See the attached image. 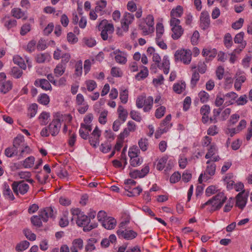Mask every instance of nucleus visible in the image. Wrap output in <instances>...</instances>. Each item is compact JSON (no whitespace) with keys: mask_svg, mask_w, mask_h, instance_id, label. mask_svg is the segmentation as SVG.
<instances>
[{"mask_svg":"<svg viewBox=\"0 0 252 252\" xmlns=\"http://www.w3.org/2000/svg\"><path fill=\"white\" fill-rule=\"evenodd\" d=\"M84 247V242L81 238H77L73 240L71 248L78 250H82Z\"/></svg>","mask_w":252,"mask_h":252,"instance_id":"26","label":"nucleus"},{"mask_svg":"<svg viewBox=\"0 0 252 252\" xmlns=\"http://www.w3.org/2000/svg\"><path fill=\"white\" fill-rule=\"evenodd\" d=\"M168 157L166 155L160 158L158 160L156 168L157 170L161 171L165 168L164 170L165 172H168L170 170L173 166V163L171 160H168Z\"/></svg>","mask_w":252,"mask_h":252,"instance_id":"6","label":"nucleus"},{"mask_svg":"<svg viewBox=\"0 0 252 252\" xmlns=\"http://www.w3.org/2000/svg\"><path fill=\"white\" fill-rule=\"evenodd\" d=\"M36 178L40 184H45L49 178V176L47 174L40 173L36 176Z\"/></svg>","mask_w":252,"mask_h":252,"instance_id":"54","label":"nucleus"},{"mask_svg":"<svg viewBox=\"0 0 252 252\" xmlns=\"http://www.w3.org/2000/svg\"><path fill=\"white\" fill-rule=\"evenodd\" d=\"M181 176L179 172H174L170 178V182L172 184L178 182L181 179Z\"/></svg>","mask_w":252,"mask_h":252,"instance_id":"61","label":"nucleus"},{"mask_svg":"<svg viewBox=\"0 0 252 252\" xmlns=\"http://www.w3.org/2000/svg\"><path fill=\"white\" fill-rule=\"evenodd\" d=\"M248 194L244 190L239 192L236 196V206L243 209L247 201Z\"/></svg>","mask_w":252,"mask_h":252,"instance_id":"9","label":"nucleus"},{"mask_svg":"<svg viewBox=\"0 0 252 252\" xmlns=\"http://www.w3.org/2000/svg\"><path fill=\"white\" fill-rule=\"evenodd\" d=\"M111 74L114 77H121L123 75L122 72L119 67H113L111 68Z\"/></svg>","mask_w":252,"mask_h":252,"instance_id":"64","label":"nucleus"},{"mask_svg":"<svg viewBox=\"0 0 252 252\" xmlns=\"http://www.w3.org/2000/svg\"><path fill=\"white\" fill-rule=\"evenodd\" d=\"M174 58L175 62L180 61L184 64H188L191 61V53L189 50H178L176 51Z\"/></svg>","mask_w":252,"mask_h":252,"instance_id":"5","label":"nucleus"},{"mask_svg":"<svg viewBox=\"0 0 252 252\" xmlns=\"http://www.w3.org/2000/svg\"><path fill=\"white\" fill-rule=\"evenodd\" d=\"M34 85L36 87H39L45 91L51 90L52 87L49 81L45 79H38L34 82Z\"/></svg>","mask_w":252,"mask_h":252,"instance_id":"17","label":"nucleus"},{"mask_svg":"<svg viewBox=\"0 0 252 252\" xmlns=\"http://www.w3.org/2000/svg\"><path fill=\"white\" fill-rule=\"evenodd\" d=\"M200 75L196 71H194L192 75L190 84L192 88L196 86L197 83L199 80Z\"/></svg>","mask_w":252,"mask_h":252,"instance_id":"46","label":"nucleus"},{"mask_svg":"<svg viewBox=\"0 0 252 252\" xmlns=\"http://www.w3.org/2000/svg\"><path fill=\"white\" fill-rule=\"evenodd\" d=\"M188 160L184 155H181L179 159V164L181 168L184 169L187 164Z\"/></svg>","mask_w":252,"mask_h":252,"instance_id":"59","label":"nucleus"},{"mask_svg":"<svg viewBox=\"0 0 252 252\" xmlns=\"http://www.w3.org/2000/svg\"><path fill=\"white\" fill-rule=\"evenodd\" d=\"M20 148L19 155L22 157H24L31 153V149L26 144L21 146Z\"/></svg>","mask_w":252,"mask_h":252,"instance_id":"55","label":"nucleus"},{"mask_svg":"<svg viewBox=\"0 0 252 252\" xmlns=\"http://www.w3.org/2000/svg\"><path fill=\"white\" fill-rule=\"evenodd\" d=\"M65 66L63 64H58L54 69V73L57 77L62 75L65 71Z\"/></svg>","mask_w":252,"mask_h":252,"instance_id":"40","label":"nucleus"},{"mask_svg":"<svg viewBox=\"0 0 252 252\" xmlns=\"http://www.w3.org/2000/svg\"><path fill=\"white\" fill-rule=\"evenodd\" d=\"M3 194L6 198L10 200H13L15 199L9 186L6 183L3 185Z\"/></svg>","mask_w":252,"mask_h":252,"instance_id":"18","label":"nucleus"},{"mask_svg":"<svg viewBox=\"0 0 252 252\" xmlns=\"http://www.w3.org/2000/svg\"><path fill=\"white\" fill-rule=\"evenodd\" d=\"M211 111H205L202 114V120L203 123H206L210 121V123H215L216 122V114H213L212 116L211 114Z\"/></svg>","mask_w":252,"mask_h":252,"instance_id":"20","label":"nucleus"},{"mask_svg":"<svg viewBox=\"0 0 252 252\" xmlns=\"http://www.w3.org/2000/svg\"><path fill=\"white\" fill-rule=\"evenodd\" d=\"M6 76L4 72L0 73V91L6 94L12 88L13 84L11 81H6Z\"/></svg>","mask_w":252,"mask_h":252,"instance_id":"7","label":"nucleus"},{"mask_svg":"<svg viewBox=\"0 0 252 252\" xmlns=\"http://www.w3.org/2000/svg\"><path fill=\"white\" fill-rule=\"evenodd\" d=\"M154 99L151 96L146 97L144 95V110H150L152 108Z\"/></svg>","mask_w":252,"mask_h":252,"instance_id":"28","label":"nucleus"},{"mask_svg":"<svg viewBox=\"0 0 252 252\" xmlns=\"http://www.w3.org/2000/svg\"><path fill=\"white\" fill-rule=\"evenodd\" d=\"M202 54L204 57H208L209 60H212L216 56L217 54V51L215 49L205 48L203 49Z\"/></svg>","mask_w":252,"mask_h":252,"instance_id":"24","label":"nucleus"},{"mask_svg":"<svg viewBox=\"0 0 252 252\" xmlns=\"http://www.w3.org/2000/svg\"><path fill=\"white\" fill-rule=\"evenodd\" d=\"M143 69L141 70L135 75V79L137 80H140L146 78L148 75V69L147 67L143 66Z\"/></svg>","mask_w":252,"mask_h":252,"instance_id":"37","label":"nucleus"},{"mask_svg":"<svg viewBox=\"0 0 252 252\" xmlns=\"http://www.w3.org/2000/svg\"><path fill=\"white\" fill-rule=\"evenodd\" d=\"M41 219H42L39 217V215L38 216H33L31 218V220L34 225L40 227L42 225Z\"/></svg>","mask_w":252,"mask_h":252,"instance_id":"57","label":"nucleus"},{"mask_svg":"<svg viewBox=\"0 0 252 252\" xmlns=\"http://www.w3.org/2000/svg\"><path fill=\"white\" fill-rule=\"evenodd\" d=\"M17 25V21L13 19H8L5 20L4 26L9 30L13 27H16Z\"/></svg>","mask_w":252,"mask_h":252,"instance_id":"49","label":"nucleus"},{"mask_svg":"<svg viewBox=\"0 0 252 252\" xmlns=\"http://www.w3.org/2000/svg\"><path fill=\"white\" fill-rule=\"evenodd\" d=\"M108 21L106 19L102 20L98 26L99 31L102 29L109 34H112L114 31V28L112 24L108 23Z\"/></svg>","mask_w":252,"mask_h":252,"instance_id":"15","label":"nucleus"},{"mask_svg":"<svg viewBox=\"0 0 252 252\" xmlns=\"http://www.w3.org/2000/svg\"><path fill=\"white\" fill-rule=\"evenodd\" d=\"M150 167L148 164L145 165L141 170L137 169H131L129 175V176L134 179L141 178L146 176L149 172Z\"/></svg>","mask_w":252,"mask_h":252,"instance_id":"8","label":"nucleus"},{"mask_svg":"<svg viewBox=\"0 0 252 252\" xmlns=\"http://www.w3.org/2000/svg\"><path fill=\"white\" fill-rule=\"evenodd\" d=\"M217 148L215 144L214 143L212 144L209 148L208 149V152L206 154L205 158L206 159H212L216 153L217 152Z\"/></svg>","mask_w":252,"mask_h":252,"instance_id":"25","label":"nucleus"},{"mask_svg":"<svg viewBox=\"0 0 252 252\" xmlns=\"http://www.w3.org/2000/svg\"><path fill=\"white\" fill-rule=\"evenodd\" d=\"M9 74L14 78L18 79L22 76L23 71L19 67L14 66L11 68Z\"/></svg>","mask_w":252,"mask_h":252,"instance_id":"31","label":"nucleus"},{"mask_svg":"<svg viewBox=\"0 0 252 252\" xmlns=\"http://www.w3.org/2000/svg\"><path fill=\"white\" fill-rule=\"evenodd\" d=\"M226 196L223 192H219L217 195L202 204L201 208L203 209L208 206L207 209L210 211H215L220 209L226 200Z\"/></svg>","mask_w":252,"mask_h":252,"instance_id":"2","label":"nucleus"},{"mask_svg":"<svg viewBox=\"0 0 252 252\" xmlns=\"http://www.w3.org/2000/svg\"><path fill=\"white\" fill-rule=\"evenodd\" d=\"M143 162V159L139 156L137 157V158H134L133 159H130V164L133 167L138 166L142 164Z\"/></svg>","mask_w":252,"mask_h":252,"instance_id":"58","label":"nucleus"},{"mask_svg":"<svg viewBox=\"0 0 252 252\" xmlns=\"http://www.w3.org/2000/svg\"><path fill=\"white\" fill-rule=\"evenodd\" d=\"M134 19L133 14L126 12L122 21V27L125 32H127L129 29V25L131 24Z\"/></svg>","mask_w":252,"mask_h":252,"instance_id":"11","label":"nucleus"},{"mask_svg":"<svg viewBox=\"0 0 252 252\" xmlns=\"http://www.w3.org/2000/svg\"><path fill=\"white\" fill-rule=\"evenodd\" d=\"M138 145L140 149L142 151H146L148 148L149 143L148 140L146 138H142L138 142Z\"/></svg>","mask_w":252,"mask_h":252,"instance_id":"44","label":"nucleus"},{"mask_svg":"<svg viewBox=\"0 0 252 252\" xmlns=\"http://www.w3.org/2000/svg\"><path fill=\"white\" fill-rule=\"evenodd\" d=\"M102 225L107 229H113L116 225V220L113 218L108 217L103 221Z\"/></svg>","mask_w":252,"mask_h":252,"instance_id":"21","label":"nucleus"},{"mask_svg":"<svg viewBox=\"0 0 252 252\" xmlns=\"http://www.w3.org/2000/svg\"><path fill=\"white\" fill-rule=\"evenodd\" d=\"M216 114V121L217 120L222 121L226 119L229 115V111H212Z\"/></svg>","mask_w":252,"mask_h":252,"instance_id":"29","label":"nucleus"},{"mask_svg":"<svg viewBox=\"0 0 252 252\" xmlns=\"http://www.w3.org/2000/svg\"><path fill=\"white\" fill-rule=\"evenodd\" d=\"M13 61L15 64L19 66V67L23 69L26 68V64L24 62L23 59L18 56H15L13 58Z\"/></svg>","mask_w":252,"mask_h":252,"instance_id":"39","label":"nucleus"},{"mask_svg":"<svg viewBox=\"0 0 252 252\" xmlns=\"http://www.w3.org/2000/svg\"><path fill=\"white\" fill-rule=\"evenodd\" d=\"M210 25V16L208 12H202L200 16V27L203 30H206L209 28Z\"/></svg>","mask_w":252,"mask_h":252,"instance_id":"10","label":"nucleus"},{"mask_svg":"<svg viewBox=\"0 0 252 252\" xmlns=\"http://www.w3.org/2000/svg\"><path fill=\"white\" fill-rule=\"evenodd\" d=\"M11 188L13 192L18 196L25 195L30 189L29 184L24 180L14 181Z\"/></svg>","mask_w":252,"mask_h":252,"instance_id":"4","label":"nucleus"},{"mask_svg":"<svg viewBox=\"0 0 252 252\" xmlns=\"http://www.w3.org/2000/svg\"><path fill=\"white\" fill-rule=\"evenodd\" d=\"M198 96L200 98V101L204 103L208 100L210 95L205 91H202L198 94Z\"/></svg>","mask_w":252,"mask_h":252,"instance_id":"63","label":"nucleus"},{"mask_svg":"<svg viewBox=\"0 0 252 252\" xmlns=\"http://www.w3.org/2000/svg\"><path fill=\"white\" fill-rule=\"evenodd\" d=\"M107 115L108 111H101L98 118V121L101 124L104 125L106 124L107 121Z\"/></svg>","mask_w":252,"mask_h":252,"instance_id":"62","label":"nucleus"},{"mask_svg":"<svg viewBox=\"0 0 252 252\" xmlns=\"http://www.w3.org/2000/svg\"><path fill=\"white\" fill-rule=\"evenodd\" d=\"M69 213L67 211H64L63 213V216L61 218L60 221H59V225L62 227H65L69 223L68 220V216Z\"/></svg>","mask_w":252,"mask_h":252,"instance_id":"35","label":"nucleus"},{"mask_svg":"<svg viewBox=\"0 0 252 252\" xmlns=\"http://www.w3.org/2000/svg\"><path fill=\"white\" fill-rule=\"evenodd\" d=\"M49 100L50 99L49 96L45 94H41L38 99V101L40 103L44 105H47L48 104Z\"/></svg>","mask_w":252,"mask_h":252,"instance_id":"56","label":"nucleus"},{"mask_svg":"<svg viewBox=\"0 0 252 252\" xmlns=\"http://www.w3.org/2000/svg\"><path fill=\"white\" fill-rule=\"evenodd\" d=\"M71 213V221H75L78 226L83 227L84 231H89L97 227L95 223L88 225L90 222V219L78 208L72 209Z\"/></svg>","mask_w":252,"mask_h":252,"instance_id":"1","label":"nucleus"},{"mask_svg":"<svg viewBox=\"0 0 252 252\" xmlns=\"http://www.w3.org/2000/svg\"><path fill=\"white\" fill-rule=\"evenodd\" d=\"M24 234L26 238L30 241H34L36 240V235L32 233L29 229H26L23 230Z\"/></svg>","mask_w":252,"mask_h":252,"instance_id":"50","label":"nucleus"},{"mask_svg":"<svg viewBox=\"0 0 252 252\" xmlns=\"http://www.w3.org/2000/svg\"><path fill=\"white\" fill-rule=\"evenodd\" d=\"M11 13L12 16L17 19L21 18L25 15V13L20 8L12 9Z\"/></svg>","mask_w":252,"mask_h":252,"instance_id":"47","label":"nucleus"},{"mask_svg":"<svg viewBox=\"0 0 252 252\" xmlns=\"http://www.w3.org/2000/svg\"><path fill=\"white\" fill-rule=\"evenodd\" d=\"M34 160L35 158L33 156H30L25 159L23 165L26 168H31L33 166Z\"/></svg>","mask_w":252,"mask_h":252,"instance_id":"41","label":"nucleus"},{"mask_svg":"<svg viewBox=\"0 0 252 252\" xmlns=\"http://www.w3.org/2000/svg\"><path fill=\"white\" fill-rule=\"evenodd\" d=\"M57 119L60 122L61 121L64 122L65 124L70 123L72 120V116L70 114H60V113H57Z\"/></svg>","mask_w":252,"mask_h":252,"instance_id":"32","label":"nucleus"},{"mask_svg":"<svg viewBox=\"0 0 252 252\" xmlns=\"http://www.w3.org/2000/svg\"><path fill=\"white\" fill-rule=\"evenodd\" d=\"M50 55L47 53L38 54L35 57L36 61L38 63H44L46 60H49Z\"/></svg>","mask_w":252,"mask_h":252,"instance_id":"33","label":"nucleus"},{"mask_svg":"<svg viewBox=\"0 0 252 252\" xmlns=\"http://www.w3.org/2000/svg\"><path fill=\"white\" fill-rule=\"evenodd\" d=\"M164 32V27L162 23H158L156 26V38L158 39L161 38V36Z\"/></svg>","mask_w":252,"mask_h":252,"instance_id":"48","label":"nucleus"},{"mask_svg":"<svg viewBox=\"0 0 252 252\" xmlns=\"http://www.w3.org/2000/svg\"><path fill=\"white\" fill-rule=\"evenodd\" d=\"M186 88V83L185 82H182L181 84L177 83L173 85V90L174 91L178 94H181Z\"/></svg>","mask_w":252,"mask_h":252,"instance_id":"38","label":"nucleus"},{"mask_svg":"<svg viewBox=\"0 0 252 252\" xmlns=\"http://www.w3.org/2000/svg\"><path fill=\"white\" fill-rule=\"evenodd\" d=\"M171 30L173 32L171 36L174 40L178 39L184 33V30L182 26L172 27Z\"/></svg>","mask_w":252,"mask_h":252,"instance_id":"22","label":"nucleus"},{"mask_svg":"<svg viewBox=\"0 0 252 252\" xmlns=\"http://www.w3.org/2000/svg\"><path fill=\"white\" fill-rule=\"evenodd\" d=\"M117 235L119 238H124L126 240H131L137 236V233L132 230H118Z\"/></svg>","mask_w":252,"mask_h":252,"instance_id":"12","label":"nucleus"},{"mask_svg":"<svg viewBox=\"0 0 252 252\" xmlns=\"http://www.w3.org/2000/svg\"><path fill=\"white\" fill-rule=\"evenodd\" d=\"M116 62L122 64H125L127 62L126 54L125 53V54H118L115 57Z\"/></svg>","mask_w":252,"mask_h":252,"instance_id":"45","label":"nucleus"},{"mask_svg":"<svg viewBox=\"0 0 252 252\" xmlns=\"http://www.w3.org/2000/svg\"><path fill=\"white\" fill-rule=\"evenodd\" d=\"M61 126V123L58 120H53L48 127L51 134L53 136L57 135L60 131Z\"/></svg>","mask_w":252,"mask_h":252,"instance_id":"14","label":"nucleus"},{"mask_svg":"<svg viewBox=\"0 0 252 252\" xmlns=\"http://www.w3.org/2000/svg\"><path fill=\"white\" fill-rule=\"evenodd\" d=\"M24 137L22 135H18L13 140V146L16 149L21 147L25 144Z\"/></svg>","mask_w":252,"mask_h":252,"instance_id":"27","label":"nucleus"},{"mask_svg":"<svg viewBox=\"0 0 252 252\" xmlns=\"http://www.w3.org/2000/svg\"><path fill=\"white\" fill-rule=\"evenodd\" d=\"M183 13V8L180 5H178L175 8L172 9L170 16L174 17H181Z\"/></svg>","mask_w":252,"mask_h":252,"instance_id":"30","label":"nucleus"},{"mask_svg":"<svg viewBox=\"0 0 252 252\" xmlns=\"http://www.w3.org/2000/svg\"><path fill=\"white\" fill-rule=\"evenodd\" d=\"M140 151L137 148H132L129 150L128 156L129 157L130 159L137 158V157L139 156L138 155Z\"/></svg>","mask_w":252,"mask_h":252,"instance_id":"52","label":"nucleus"},{"mask_svg":"<svg viewBox=\"0 0 252 252\" xmlns=\"http://www.w3.org/2000/svg\"><path fill=\"white\" fill-rule=\"evenodd\" d=\"M87 89L89 92L93 91L96 87V82L92 80H89L86 81Z\"/></svg>","mask_w":252,"mask_h":252,"instance_id":"53","label":"nucleus"},{"mask_svg":"<svg viewBox=\"0 0 252 252\" xmlns=\"http://www.w3.org/2000/svg\"><path fill=\"white\" fill-rule=\"evenodd\" d=\"M39 215L42 220L44 222H46L49 218H52L53 216V209L52 207H46L43 210H41Z\"/></svg>","mask_w":252,"mask_h":252,"instance_id":"16","label":"nucleus"},{"mask_svg":"<svg viewBox=\"0 0 252 252\" xmlns=\"http://www.w3.org/2000/svg\"><path fill=\"white\" fill-rule=\"evenodd\" d=\"M101 135V131L97 127L93 130L91 136L89 138V142L94 147H96L99 143V137Z\"/></svg>","mask_w":252,"mask_h":252,"instance_id":"13","label":"nucleus"},{"mask_svg":"<svg viewBox=\"0 0 252 252\" xmlns=\"http://www.w3.org/2000/svg\"><path fill=\"white\" fill-rule=\"evenodd\" d=\"M220 159L219 156H217L213 157L212 159L207 160V166L204 173L201 174L199 177V183L201 184L203 181H207L215 174L216 165L215 162L219 161Z\"/></svg>","mask_w":252,"mask_h":252,"instance_id":"3","label":"nucleus"},{"mask_svg":"<svg viewBox=\"0 0 252 252\" xmlns=\"http://www.w3.org/2000/svg\"><path fill=\"white\" fill-rule=\"evenodd\" d=\"M142 189L140 187H137L136 188H134L131 189L130 191H128V193L127 194L129 196H134L139 195L140 193L142 192Z\"/></svg>","mask_w":252,"mask_h":252,"instance_id":"60","label":"nucleus"},{"mask_svg":"<svg viewBox=\"0 0 252 252\" xmlns=\"http://www.w3.org/2000/svg\"><path fill=\"white\" fill-rule=\"evenodd\" d=\"M30 243L28 241H23L17 244L15 249L16 251L21 252L28 249Z\"/></svg>","mask_w":252,"mask_h":252,"instance_id":"34","label":"nucleus"},{"mask_svg":"<svg viewBox=\"0 0 252 252\" xmlns=\"http://www.w3.org/2000/svg\"><path fill=\"white\" fill-rule=\"evenodd\" d=\"M223 43L227 48H230L233 44V41L231 35L230 33H226L223 38Z\"/></svg>","mask_w":252,"mask_h":252,"instance_id":"36","label":"nucleus"},{"mask_svg":"<svg viewBox=\"0 0 252 252\" xmlns=\"http://www.w3.org/2000/svg\"><path fill=\"white\" fill-rule=\"evenodd\" d=\"M244 32H241L236 34L234 38L235 43L240 44L242 48H245L247 45L246 41L244 40Z\"/></svg>","mask_w":252,"mask_h":252,"instance_id":"19","label":"nucleus"},{"mask_svg":"<svg viewBox=\"0 0 252 252\" xmlns=\"http://www.w3.org/2000/svg\"><path fill=\"white\" fill-rule=\"evenodd\" d=\"M171 119V115L169 114L161 123L160 126L163 129V131H167L172 127V125L170 123Z\"/></svg>","mask_w":252,"mask_h":252,"instance_id":"23","label":"nucleus"},{"mask_svg":"<svg viewBox=\"0 0 252 252\" xmlns=\"http://www.w3.org/2000/svg\"><path fill=\"white\" fill-rule=\"evenodd\" d=\"M49 117L50 114L49 113L46 112H43L39 117V119L40 120L41 125H46L48 122V119Z\"/></svg>","mask_w":252,"mask_h":252,"instance_id":"42","label":"nucleus"},{"mask_svg":"<svg viewBox=\"0 0 252 252\" xmlns=\"http://www.w3.org/2000/svg\"><path fill=\"white\" fill-rule=\"evenodd\" d=\"M96 241L95 239L92 238L89 239L87 244L85 246V251L86 252H91L95 249L94 243Z\"/></svg>","mask_w":252,"mask_h":252,"instance_id":"43","label":"nucleus"},{"mask_svg":"<svg viewBox=\"0 0 252 252\" xmlns=\"http://www.w3.org/2000/svg\"><path fill=\"white\" fill-rule=\"evenodd\" d=\"M139 28L143 31L144 35H148L154 31V29H149V26H148L144 23L140 24Z\"/></svg>","mask_w":252,"mask_h":252,"instance_id":"51","label":"nucleus"}]
</instances>
